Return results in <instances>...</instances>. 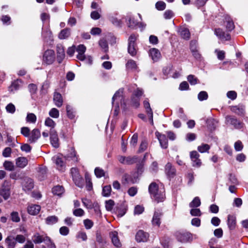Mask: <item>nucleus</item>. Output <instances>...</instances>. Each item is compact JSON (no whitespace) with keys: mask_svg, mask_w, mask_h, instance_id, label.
Wrapping results in <instances>:
<instances>
[{"mask_svg":"<svg viewBox=\"0 0 248 248\" xmlns=\"http://www.w3.org/2000/svg\"><path fill=\"white\" fill-rule=\"evenodd\" d=\"M23 189L25 191H29L32 189L34 187V183L33 180L30 178H25L23 182Z\"/></svg>","mask_w":248,"mask_h":248,"instance_id":"obj_15","label":"nucleus"},{"mask_svg":"<svg viewBox=\"0 0 248 248\" xmlns=\"http://www.w3.org/2000/svg\"><path fill=\"white\" fill-rule=\"evenodd\" d=\"M149 234L143 230H139L135 235V239L138 243L146 242L148 241Z\"/></svg>","mask_w":248,"mask_h":248,"instance_id":"obj_6","label":"nucleus"},{"mask_svg":"<svg viewBox=\"0 0 248 248\" xmlns=\"http://www.w3.org/2000/svg\"><path fill=\"white\" fill-rule=\"evenodd\" d=\"M41 137L40 130L37 128L33 129L30 134L28 141L31 143H35Z\"/></svg>","mask_w":248,"mask_h":248,"instance_id":"obj_11","label":"nucleus"},{"mask_svg":"<svg viewBox=\"0 0 248 248\" xmlns=\"http://www.w3.org/2000/svg\"><path fill=\"white\" fill-rule=\"evenodd\" d=\"M21 83V81L20 80L17 79L15 80L12 83L11 86H9V91L10 92H14L20 88Z\"/></svg>","mask_w":248,"mask_h":248,"instance_id":"obj_29","label":"nucleus"},{"mask_svg":"<svg viewBox=\"0 0 248 248\" xmlns=\"http://www.w3.org/2000/svg\"><path fill=\"white\" fill-rule=\"evenodd\" d=\"M112 243L117 247H120L121 243L118 237V233L116 232H113L110 233Z\"/></svg>","mask_w":248,"mask_h":248,"instance_id":"obj_24","label":"nucleus"},{"mask_svg":"<svg viewBox=\"0 0 248 248\" xmlns=\"http://www.w3.org/2000/svg\"><path fill=\"white\" fill-rule=\"evenodd\" d=\"M165 172L170 177H173L176 174V170L170 163H168L166 165Z\"/></svg>","mask_w":248,"mask_h":248,"instance_id":"obj_18","label":"nucleus"},{"mask_svg":"<svg viewBox=\"0 0 248 248\" xmlns=\"http://www.w3.org/2000/svg\"><path fill=\"white\" fill-rule=\"evenodd\" d=\"M201 205V201L199 197H195L189 203V206L191 208L198 207Z\"/></svg>","mask_w":248,"mask_h":248,"instance_id":"obj_38","label":"nucleus"},{"mask_svg":"<svg viewBox=\"0 0 248 248\" xmlns=\"http://www.w3.org/2000/svg\"><path fill=\"white\" fill-rule=\"evenodd\" d=\"M181 36L185 39H188L190 38V32L187 29L184 28L180 31Z\"/></svg>","mask_w":248,"mask_h":248,"instance_id":"obj_36","label":"nucleus"},{"mask_svg":"<svg viewBox=\"0 0 248 248\" xmlns=\"http://www.w3.org/2000/svg\"><path fill=\"white\" fill-rule=\"evenodd\" d=\"M155 134L159 141L161 147L164 149L167 148L168 143L166 136L164 134H161L158 132H156Z\"/></svg>","mask_w":248,"mask_h":248,"instance_id":"obj_13","label":"nucleus"},{"mask_svg":"<svg viewBox=\"0 0 248 248\" xmlns=\"http://www.w3.org/2000/svg\"><path fill=\"white\" fill-rule=\"evenodd\" d=\"M106 208L107 210L110 211L113 209V207L115 204L114 202L112 200H109L106 201Z\"/></svg>","mask_w":248,"mask_h":248,"instance_id":"obj_46","label":"nucleus"},{"mask_svg":"<svg viewBox=\"0 0 248 248\" xmlns=\"http://www.w3.org/2000/svg\"><path fill=\"white\" fill-rule=\"evenodd\" d=\"M49 134L52 145L55 148H58L59 146V143L57 131L54 129L50 128Z\"/></svg>","mask_w":248,"mask_h":248,"instance_id":"obj_10","label":"nucleus"},{"mask_svg":"<svg viewBox=\"0 0 248 248\" xmlns=\"http://www.w3.org/2000/svg\"><path fill=\"white\" fill-rule=\"evenodd\" d=\"M138 25V22L132 17H129L127 26L129 28L133 29Z\"/></svg>","mask_w":248,"mask_h":248,"instance_id":"obj_45","label":"nucleus"},{"mask_svg":"<svg viewBox=\"0 0 248 248\" xmlns=\"http://www.w3.org/2000/svg\"><path fill=\"white\" fill-rule=\"evenodd\" d=\"M3 167L6 170L9 171H12L14 170L13 163L10 161H5L3 163Z\"/></svg>","mask_w":248,"mask_h":248,"instance_id":"obj_49","label":"nucleus"},{"mask_svg":"<svg viewBox=\"0 0 248 248\" xmlns=\"http://www.w3.org/2000/svg\"><path fill=\"white\" fill-rule=\"evenodd\" d=\"M64 192V188L62 186H57L52 188V192L54 195H61Z\"/></svg>","mask_w":248,"mask_h":248,"instance_id":"obj_33","label":"nucleus"},{"mask_svg":"<svg viewBox=\"0 0 248 248\" xmlns=\"http://www.w3.org/2000/svg\"><path fill=\"white\" fill-rule=\"evenodd\" d=\"M227 224L230 230H234L236 226V217L232 215H228Z\"/></svg>","mask_w":248,"mask_h":248,"instance_id":"obj_21","label":"nucleus"},{"mask_svg":"<svg viewBox=\"0 0 248 248\" xmlns=\"http://www.w3.org/2000/svg\"><path fill=\"white\" fill-rule=\"evenodd\" d=\"M27 121L29 122L34 123L36 121V117L33 113H29L27 116Z\"/></svg>","mask_w":248,"mask_h":248,"instance_id":"obj_57","label":"nucleus"},{"mask_svg":"<svg viewBox=\"0 0 248 248\" xmlns=\"http://www.w3.org/2000/svg\"><path fill=\"white\" fill-rule=\"evenodd\" d=\"M187 79L191 85H196L199 82L198 79L193 75H189L188 76Z\"/></svg>","mask_w":248,"mask_h":248,"instance_id":"obj_41","label":"nucleus"},{"mask_svg":"<svg viewBox=\"0 0 248 248\" xmlns=\"http://www.w3.org/2000/svg\"><path fill=\"white\" fill-rule=\"evenodd\" d=\"M226 24L225 25L226 29L228 31H231L234 28V25L232 20L229 17L225 18Z\"/></svg>","mask_w":248,"mask_h":248,"instance_id":"obj_34","label":"nucleus"},{"mask_svg":"<svg viewBox=\"0 0 248 248\" xmlns=\"http://www.w3.org/2000/svg\"><path fill=\"white\" fill-rule=\"evenodd\" d=\"M33 242L35 244H40L41 243H45L49 241V237L46 234L41 235L40 233H35L32 237Z\"/></svg>","mask_w":248,"mask_h":248,"instance_id":"obj_9","label":"nucleus"},{"mask_svg":"<svg viewBox=\"0 0 248 248\" xmlns=\"http://www.w3.org/2000/svg\"><path fill=\"white\" fill-rule=\"evenodd\" d=\"M71 34V30L69 28H65L62 30L59 33L58 37L60 39L68 38Z\"/></svg>","mask_w":248,"mask_h":248,"instance_id":"obj_27","label":"nucleus"},{"mask_svg":"<svg viewBox=\"0 0 248 248\" xmlns=\"http://www.w3.org/2000/svg\"><path fill=\"white\" fill-rule=\"evenodd\" d=\"M55 164L57 165V168L62 171L63 170V169H64L65 165L62 159V158L57 156L56 157L55 159Z\"/></svg>","mask_w":248,"mask_h":248,"instance_id":"obj_31","label":"nucleus"},{"mask_svg":"<svg viewBox=\"0 0 248 248\" xmlns=\"http://www.w3.org/2000/svg\"><path fill=\"white\" fill-rule=\"evenodd\" d=\"M227 123L233 125L236 129H241L244 126V123L238 120L235 117L228 115L226 117Z\"/></svg>","mask_w":248,"mask_h":248,"instance_id":"obj_5","label":"nucleus"},{"mask_svg":"<svg viewBox=\"0 0 248 248\" xmlns=\"http://www.w3.org/2000/svg\"><path fill=\"white\" fill-rule=\"evenodd\" d=\"M162 216L163 213L162 212L160 211H155L152 220L153 225L159 227L161 224V218Z\"/></svg>","mask_w":248,"mask_h":248,"instance_id":"obj_17","label":"nucleus"},{"mask_svg":"<svg viewBox=\"0 0 248 248\" xmlns=\"http://www.w3.org/2000/svg\"><path fill=\"white\" fill-rule=\"evenodd\" d=\"M131 106L137 108L140 106V99L136 97H132L131 98Z\"/></svg>","mask_w":248,"mask_h":248,"instance_id":"obj_52","label":"nucleus"},{"mask_svg":"<svg viewBox=\"0 0 248 248\" xmlns=\"http://www.w3.org/2000/svg\"><path fill=\"white\" fill-rule=\"evenodd\" d=\"M69 232V229L66 226H63L60 229V233L62 235H67Z\"/></svg>","mask_w":248,"mask_h":248,"instance_id":"obj_62","label":"nucleus"},{"mask_svg":"<svg viewBox=\"0 0 248 248\" xmlns=\"http://www.w3.org/2000/svg\"><path fill=\"white\" fill-rule=\"evenodd\" d=\"M210 148V147L208 144L202 143L201 145L198 147V150L200 153H203L208 152Z\"/></svg>","mask_w":248,"mask_h":248,"instance_id":"obj_39","label":"nucleus"},{"mask_svg":"<svg viewBox=\"0 0 248 248\" xmlns=\"http://www.w3.org/2000/svg\"><path fill=\"white\" fill-rule=\"evenodd\" d=\"M11 184L10 182L4 181L0 188V195L2 196L5 200L8 199L11 194Z\"/></svg>","mask_w":248,"mask_h":248,"instance_id":"obj_3","label":"nucleus"},{"mask_svg":"<svg viewBox=\"0 0 248 248\" xmlns=\"http://www.w3.org/2000/svg\"><path fill=\"white\" fill-rule=\"evenodd\" d=\"M144 209L143 206L138 205L135 207L134 214L140 215L144 211Z\"/></svg>","mask_w":248,"mask_h":248,"instance_id":"obj_63","label":"nucleus"},{"mask_svg":"<svg viewBox=\"0 0 248 248\" xmlns=\"http://www.w3.org/2000/svg\"><path fill=\"white\" fill-rule=\"evenodd\" d=\"M55 60V54L54 50L48 49L44 54L43 62L46 64H52Z\"/></svg>","mask_w":248,"mask_h":248,"instance_id":"obj_4","label":"nucleus"},{"mask_svg":"<svg viewBox=\"0 0 248 248\" xmlns=\"http://www.w3.org/2000/svg\"><path fill=\"white\" fill-rule=\"evenodd\" d=\"M30 132V129L28 127H23L21 129V133L25 137L29 138Z\"/></svg>","mask_w":248,"mask_h":248,"instance_id":"obj_55","label":"nucleus"},{"mask_svg":"<svg viewBox=\"0 0 248 248\" xmlns=\"http://www.w3.org/2000/svg\"><path fill=\"white\" fill-rule=\"evenodd\" d=\"M5 242L7 245V248H15L16 242L15 238L13 236H8L5 240Z\"/></svg>","mask_w":248,"mask_h":248,"instance_id":"obj_26","label":"nucleus"},{"mask_svg":"<svg viewBox=\"0 0 248 248\" xmlns=\"http://www.w3.org/2000/svg\"><path fill=\"white\" fill-rule=\"evenodd\" d=\"M53 100L55 105L58 107H60L63 103V100L62 95L59 93H55L53 96Z\"/></svg>","mask_w":248,"mask_h":248,"instance_id":"obj_25","label":"nucleus"},{"mask_svg":"<svg viewBox=\"0 0 248 248\" xmlns=\"http://www.w3.org/2000/svg\"><path fill=\"white\" fill-rule=\"evenodd\" d=\"M118 160L120 162L124 164H132L135 162V159L130 156H119Z\"/></svg>","mask_w":248,"mask_h":248,"instance_id":"obj_22","label":"nucleus"},{"mask_svg":"<svg viewBox=\"0 0 248 248\" xmlns=\"http://www.w3.org/2000/svg\"><path fill=\"white\" fill-rule=\"evenodd\" d=\"M28 164V160L26 157H20L16 159V165L18 167L23 168Z\"/></svg>","mask_w":248,"mask_h":248,"instance_id":"obj_28","label":"nucleus"},{"mask_svg":"<svg viewBox=\"0 0 248 248\" xmlns=\"http://www.w3.org/2000/svg\"><path fill=\"white\" fill-rule=\"evenodd\" d=\"M66 112L67 115L69 118L73 119L75 117L74 112L73 110V108L70 105H67L66 106Z\"/></svg>","mask_w":248,"mask_h":248,"instance_id":"obj_43","label":"nucleus"},{"mask_svg":"<svg viewBox=\"0 0 248 248\" xmlns=\"http://www.w3.org/2000/svg\"><path fill=\"white\" fill-rule=\"evenodd\" d=\"M73 214L76 217H81L84 215V211L81 208H78L74 210Z\"/></svg>","mask_w":248,"mask_h":248,"instance_id":"obj_60","label":"nucleus"},{"mask_svg":"<svg viewBox=\"0 0 248 248\" xmlns=\"http://www.w3.org/2000/svg\"><path fill=\"white\" fill-rule=\"evenodd\" d=\"M41 207L37 204H31L28 207V212L31 215L38 214L40 211Z\"/></svg>","mask_w":248,"mask_h":248,"instance_id":"obj_20","label":"nucleus"},{"mask_svg":"<svg viewBox=\"0 0 248 248\" xmlns=\"http://www.w3.org/2000/svg\"><path fill=\"white\" fill-rule=\"evenodd\" d=\"M49 114L51 117L57 118L59 116V111L57 108H53L50 110Z\"/></svg>","mask_w":248,"mask_h":248,"instance_id":"obj_50","label":"nucleus"},{"mask_svg":"<svg viewBox=\"0 0 248 248\" xmlns=\"http://www.w3.org/2000/svg\"><path fill=\"white\" fill-rule=\"evenodd\" d=\"M155 7L158 10H163L165 9L166 3L162 1H158L155 4Z\"/></svg>","mask_w":248,"mask_h":248,"instance_id":"obj_56","label":"nucleus"},{"mask_svg":"<svg viewBox=\"0 0 248 248\" xmlns=\"http://www.w3.org/2000/svg\"><path fill=\"white\" fill-rule=\"evenodd\" d=\"M45 124L46 126L50 127L51 128L54 129L56 124L54 121L51 118L48 117L46 119Z\"/></svg>","mask_w":248,"mask_h":248,"instance_id":"obj_48","label":"nucleus"},{"mask_svg":"<svg viewBox=\"0 0 248 248\" xmlns=\"http://www.w3.org/2000/svg\"><path fill=\"white\" fill-rule=\"evenodd\" d=\"M1 20L3 22V24L6 25H10L11 23V17L7 15H3L1 17Z\"/></svg>","mask_w":248,"mask_h":248,"instance_id":"obj_54","label":"nucleus"},{"mask_svg":"<svg viewBox=\"0 0 248 248\" xmlns=\"http://www.w3.org/2000/svg\"><path fill=\"white\" fill-rule=\"evenodd\" d=\"M57 50V60L58 62L60 63L62 62L65 57V52L63 46L61 44H58L56 47Z\"/></svg>","mask_w":248,"mask_h":248,"instance_id":"obj_14","label":"nucleus"},{"mask_svg":"<svg viewBox=\"0 0 248 248\" xmlns=\"http://www.w3.org/2000/svg\"><path fill=\"white\" fill-rule=\"evenodd\" d=\"M151 198L157 203L162 202L165 199V190L164 188H159L155 182L150 184L148 187Z\"/></svg>","mask_w":248,"mask_h":248,"instance_id":"obj_1","label":"nucleus"},{"mask_svg":"<svg viewBox=\"0 0 248 248\" xmlns=\"http://www.w3.org/2000/svg\"><path fill=\"white\" fill-rule=\"evenodd\" d=\"M58 218L55 216H51L47 217L46 219V223L49 225H51L56 223L58 221Z\"/></svg>","mask_w":248,"mask_h":248,"instance_id":"obj_30","label":"nucleus"},{"mask_svg":"<svg viewBox=\"0 0 248 248\" xmlns=\"http://www.w3.org/2000/svg\"><path fill=\"white\" fill-rule=\"evenodd\" d=\"M174 16L173 12L171 10H166L164 13V17L165 19H170Z\"/></svg>","mask_w":248,"mask_h":248,"instance_id":"obj_61","label":"nucleus"},{"mask_svg":"<svg viewBox=\"0 0 248 248\" xmlns=\"http://www.w3.org/2000/svg\"><path fill=\"white\" fill-rule=\"evenodd\" d=\"M175 236L181 243L191 242L193 240L192 234L189 232L178 231L175 233Z\"/></svg>","mask_w":248,"mask_h":248,"instance_id":"obj_2","label":"nucleus"},{"mask_svg":"<svg viewBox=\"0 0 248 248\" xmlns=\"http://www.w3.org/2000/svg\"><path fill=\"white\" fill-rule=\"evenodd\" d=\"M11 219L12 221L15 222H19L20 220L18 213L17 212H12L11 213Z\"/></svg>","mask_w":248,"mask_h":248,"instance_id":"obj_42","label":"nucleus"},{"mask_svg":"<svg viewBox=\"0 0 248 248\" xmlns=\"http://www.w3.org/2000/svg\"><path fill=\"white\" fill-rule=\"evenodd\" d=\"M231 110L240 116H243L245 114V107L242 105L231 106Z\"/></svg>","mask_w":248,"mask_h":248,"instance_id":"obj_19","label":"nucleus"},{"mask_svg":"<svg viewBox=\"0 0 248 248\" xmlns=\"http://www.w3.org/2000/svg\"><path fill=\"white\" fill-rule=\"evenodd\" d=\"M126 67L127 69L132 70H136L137 67L136 62L132 60H129L127 61L126 64Z\"/></svg>","mask_w":248,"mask_h":248,"instance_id":"obj_37","label":"nucleus"},{"mask_svg":"<svg viewBox=\"0 0 248 248\" xmlns=\"http://www.w3.org/2000/svg\"><path fill=\"white\" fill-rule=\"evenodd\" d=\"M71 174L75 184L78 186H81L82 178L79 173L78 170L76 168H72L71 169Z\"/></svg>","mask_w":248,"mask_h":248,"instance_id":"obj_8","label":"nucleus"},{"mask_svg":"<svg viewBox=\"0 0 248 248\" xmlns=\"http://www.w3.org/2000/svg\"><path fill=\"white\" fill-rule=\"evenodd\" d=\"M111 187L110 185L104 186L102 190V195L104 197H108L110 195Z\"/></svg>","mask_w":248,"mask_h":248,"instance_id":"obj_40","label":"nucleus"},{"mask_svg":"<svg viewBox=\"0 0 248 248\" xmlns=\"http://www.w3.org/2000/svg\"><path fill=\"white\" fill-rule=\"evenodd\" d=\"M6 109L7 111H8V112L11 113H14L16 110V108H15V106L12 103L9 104L6 106Z\"/></svg>","mask_w":248,"mask_h":248,"instance_id":"obj_64","label":"nucleus"},{"mask_svg":"<svg viewBox=\"0 0 248 248\" xmlns=\"http://www.w3.org/2000/svg\"><path fill=\"white\" fill-rule=\"evenodd\" d=\"M37 178L40 181H43L47 178V169L46 166H40L37 169Z\"/></svg>","mask_w":248,"mask_h":248,"instance_id":"obj_12","label":"nucleus"},{"mask_svg":"<svg viewBox=\"0 0 248 248\" xmlns=\"http://www.w3.org/2000/svg\"><path fill=\"white\" fill-rule=\"evenodd\" d=\"M136 46V44H128V52L132 56H134L137 54Z\"/></svg>","mask_w":248,"mask_h":248,"instance_id":"obj_32","label":"nucleus"},{"mask_svg":"<svg viewBox=\"0 0 248 248\" xmlns=\"http://www.w3.org/2000/svg\"><path fill=\"white\" fill-rule=\"evenodd\" d=\"M83 223L86 229H90L93 225V222L89 219H86L83 221Z\"/></svg>","mask_w":248,"mask_h":248,"instance_id":"obj_51","label":"nucleus"},{"mask_svg":"<svg viewBox=\"0 0 248 248\" xmlns=\"http://www.w3.org/2000/svg\"><path fill=\"white\" fill-rule=\"evenodd\" d=\"M111 22L115 26L121 27L122 24V21L116 17H111L110 19Z\"/></svg>","mask_w":248,"mask_h":248,"instance_id":"obj_58","label":"nucleus"},{"mask_svg":"<svg viewBox=\"0 0 248 248\" xmlns=\"http://www.w3.org/2000/svg\"><path fill=\"white\" fill-rule=\"evenodd\" d=\"M215 32L216 35L222 40L228 41L231 39L230 34L228 33H225L221 29H216Z\"/></svg>","mask_w":248,"mask_h":248,"instance_id":"obj_16","label":"nucleus"},{"mask_svg":"<svg viewBox=\"0 0 248 248\" xmlns=\"http://www.w3.org/2000/svg\"><path fill=\"white\" fill-rule=\"evenodd\" d=\"M150 55L152 60L155 62L157 61L161 57L160 52L157 49L155 48L150 50Z\"/></svg>","mask_w":248,"mask_h":248,"instance_id":"obj_23","label":"nucleus"},{"mask_svg":"<svg viewBox=\"0 0 248 248\" xmlns=\"http://www.w3.org/2000/svg\"><path fill=\"white\" fill-rule=\"evenodd\" d=\"M198 98L200 101L206 100L208 98V94L205 91H202L198 94Z\"/></svg>","mask_w":248,"mask_h":248,"instance_id":"obj_53","label":"nucleus"},{"mask_svg":"<svg viewBox=\"0 0 248 248\" xmlns=\"http://www.w3.org/2000/svg\"><path fill=\"white\" fill-rule=\"evenodd\" d=\"M147 145L148 143L146 140H142L140 144L139 152H142L144 151L147 148Z\"/></svg>","mask_w":248,"mask_h":248,"instance_id":"obj_59","label":"nucleus"},{"mask_svg":"<svg viewBox=\"0 0 248 248\" xmlns=\"http://www.w3.org/2000/svg\"><path fill=\"white\" fill-rule=\"evenodd\" d=\"M98 44L99 46L103 49H104L105 52H106L108 51V44L107 40L105 39L102 38L100 39Z\"/></svg>","mask_w":248,"mask_h":248,"instance_id":"obj_35","label":"nucleus"},{"mask_svg":"<svg viewBox=\"0 0 248 248\" xmlns=\"http://www.w3.org/2000/svg\"><path fill=\"white\" fill-rule=\"evenodd\" d=\"M190 157L192 161V166L194 167H200L202 165V161L199 158L200 155L196 151H193L190 152Z\"/></svg>","mask_w":248,"mask_h":248,"instance_id":"obj_7","label":"nucleus"},{"mask_svg":"<svg viewBox=\"0 0 248 248\" xmlns=\"http://www.w3.org/2000/svg\"><path fill=\"white\" fill-rule=\"evenodd\" d=\"M138 135L137 133L134 134L131 139L130 144L131 146L135 148L138 142Z\"/></svg>","mask_w":248,"mask_h":248,"instance_id":"obj_47","label":"nucleus"},{"mask_svg":"<svg viewBox=\"0 0 248 248\" xmlns=\"http://www.w3.org/2000/svg\"><path fill=\"white\" fill-rule=\"evenodd\" d=\"M94 173L97 177L100 178L105 176V172L103 169L97 167L94 170Z\"/></svg>","mask_w":248,"mask_h":248,"instance_id":"obj_44","label":"nucleus"}]
</instances>
